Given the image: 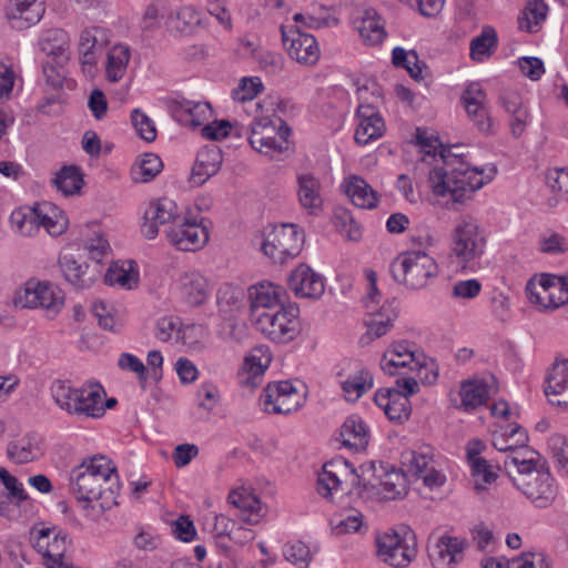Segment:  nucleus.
<instances>
[{"mask_svg":"<svg viewBox=\"0 0 568 568\" xmlns=\"http://www.w3.org/2000/svg\"><path fill=\"white\" fill-rule=\"evenodd\" d=\"M14 305L21 308L41 307L51 314H58L64 303L62 291L50 284L29 281L16 292Z\"/></svg>","mask_w":568,"mask_h":568,"instance_id":"nucleus-13","label":"nucleus"},{"mask_svg":"<svg viewBox=\"0 0 568 568\" xmlns=\"http://www.w3.org/2000/svg\"><path fill=\"white\" fill-rule=\"evenodd\" d=\"M244 290L240 286L223 283L216 291V304L220 315L231 320L241 310L244 301Z\"/></svg>","mask_w":568,"mask_h":568,"instance_id":"nucleus-33","label":"nucleus"},{"mask_svg":"<svg viewBox=\"0 0 568 568\" xmlns=\"http://www.w3.org/2000/svg\"><path fill=\"white\" fill-rule=\"evenodd\" d=\"M247 132L251 146L261 153H282L288 148L287 136L291 134V128L281 119H256Z\"/></svg>","mask_w":568,"mask_h":568,"instance_id":"nucleus-11","label":"nucleus"},{"mask_svg":"<svg viewBox=\"0 0 568 568\" xmlns=\"http://www.w3.org/2000/svg\"><path fill=\"white\" fill-rule=\"evenodd\" d=\"M460 146H443L439 151L442 165L434 166L428 176L433 193L437 196L450 195L456 203H463L470 199L473 193L490 182L497 173L496 168H490L485 174L465 160V154L458 152Z\"/></svg>","mask_w":568,"mask_h":568,"instance_id":"nucleus-1","label":"nucleus"},{"mask_svg":"<svg viewBox=\"0 0 568 568\" xmlns=\"http://www.w3.org/2000/svg\"><path fill=\"white\" fill-rule=\"evenodd\" d=\"M174 115L180 122L192 126H201L211 114L209 103L182 100L175 103Z\"/></svg>","mask_w":568,"mask_h":568,"instance_id":"nucleus-36","label":"nucleus"},{"mask_svg":"<svg viewBox=\"0 0 568 568\" xmlns=\"http://www.w3.org/2000/svg\"><path fill=\"white\" fill-rule=\"evenodd\" d=\"M288 287L297 297L318 298L325 286L321 275L308 265L300 264L288 277Z\"/></svg>","mask_w":568,"mask_h":568,"instance_id":"nucleus-23","label":"nucleus"},{"mask_svg":"<svg viewBox=\"0 0 568 568\" xmlns=\"http://www.w3.org/2000/svg\"><path fill=\"white\" fill-rule=\"evenodd\" d=\"M486 234L471 216L459 219L450 233V251L459 263L468 265L481 258L486 250Z\"/></svg>","mask_w":568,"mask_h":568,"instance_id":"nucleus-8","label":"nucleus"},{"mask_svg":"<svg viewBox=\"0 0 568 568\" xmlns=\"http://www.w3.org/2000/svg\"><path fill=\"white\" fill-rule=\"evenodd\" d=\"M59 267L65 281L75 288H88L99 277V270H91L89 264L79 263V261L69 253L60 255Z\"/></svg>","mask_w":568,"mask_h":568,"instance_id":"nucleus-25","label":"nucleus"},{"mask_svg":"<svg viewBox=\"0 0 568 568\" xmlns=\"http://www.w3.org/2000/svg\"><path fill=\"white\" fill-rule=\"evenodd\" d=\"M223 158L220 149H202L196 156L190 181L193 185H203L211 176L215 175L222 164Z\"/></svg>","mask_w":568,"mask_h":568,"instance_id":"nucleus-31","label":"nucleus"},{"mask_svg":"<svg viewBox=\"0 0 568 568\" xmlns=\"http://www.w3.org/2000/svg\"><path fill=\"white\" fill-rule=\"evenodd\" d=\"M422 354L414 352L408 343H395L383 355L381 368L385 374L394 376L398 368L408 367L410 371L423 368Z\"/></svg>","mask_w":568,"mask_h":568,"instance_id":"nucleus-20","label":"nucleus"},{"mask_svg":"<svg viewBox=\"0 0 568 568\" xmlns=\"http://www.w3.org/2000/svg\"><path fill=\"white\" fill-rule=\"evenodd\" d=\"M84 250L88 253L89 258L94 263L91 270H99V274L102 271L103 258L106 256L110 245L103 237H97L85 243Z\"/></svg>","mask_w":568,"mask_h":568,"instance_id":"nucleus-62","label":"nucleus"},{"mask_svg":"<svg viewBox=\"0 0 568 568\" xmlns=\"http://www.w3.org/2000/svg\"><path fill=\"white\" fill-rule=\"evenodd\" d=\"M104 282L111 286L118 285L131 290L136 284V276L132 270H125L122 265L114 263L108 268Z\"/></svg>","mask_w":568,"mask_h":568,"instance_id":"nucleus-60","label":"nucleus"},{"mask_svg":"<svg viewBox=\"0 0 568 568\" xmlns=\"http://www.w3.org/2000/svg\"><path fill=\"white\" fill-rule=\"evenodd\" d=\"M509 452L511 454L506 456L504 467L511 479L513 477L531 473L537 469L535 459V455H537V453L535 450L528 449L526 446L524 448H515V450Z\"/></svg>","mask_w":568,"mask_h":568,"instance_id":"nucleus-38","label":"nucleus"},{"mask_svg":"<svg viewBox=\"0 0 568 568\" xmlns=\"http://www.w3.org/2000/svg\"><path fill=\"white\" fill-rule=\"evenodd\" d=\"M377 556L395 568L408 566L417 555V539L414 530L398 525L376 538Z\"/></svg>","mask_w":568,"mask_h":568,"instance_id":"nucleus-6","label":"nucleus"},{"mask_svg":"<svg viewBox=\"0 0 568 568\" xmlns=\"http://www.w3.org/2000/svg\"><path fill=\"white\" fill-rule=\"evenodd\" d=\"M357 126L354 139L357 144L366 145L381 138L385 123L379 112L371 104H361L356 110Z\"/></svg>","mask_w":568,"mask_h":568,"instance_id":"nucleus-21","label":"nucleus"},{"mask_svg":"<svg viewBox=\"0 0 568 568\" xmlns=\"http://www.w3.org/2000/svg\"><path fill=\"white\" fill-rule=\"evenodd\" d=\"M305 400V392L290 381L270 383L260 396V405L268 414H292L298 410Z\"/></svg>","mask_w":568,"mask_h":568,"instance_id":"nucleus-12","label":"nucleus"},{"mask_svg":"<svg viewBox=\"0 0 568 568\" xmlns=\"http://www.w3.org/2000/svg\"><path fill=\"white\" fill-rule=\"evenodd\" d=\"M345 193L353 204L359 209L371 210L377 206V193L364 179L357 175H352L346 180Z\"/></svg>","mask_w":568,"mask_h":568,"instance_id":"nucleus-34","label":"nucleus"},{"mask_svg":"<svg viewBox=\"0 0 568 568\" xmlns=\"http://www.w3.org/2000/svg\"><path fill=\"white\" fill-rule=\"evenodd\" d=\"M297 197L308 214H316L323 207L322 184L313 173H301L296 178Z\"/></svg>","mask_w":568,"mask_h":568,"instance_id":"nucleus-29","label":"nucleus"},{"mask_svg":"<svg viewBox=\"0 0 568 568\" xmlns=\"http://www.w3.org/2000/svg\"><path fill=\"white\" fill-rule=\"evenodd\" d=\"M462 102L468 118L480 132L488 133L491 129V119L487 109V95L478 82L466 87L462 94Z\"/></svg>","mask_w":568,"mask_h":568,"instance_id":"nucleus-19","label":"nucleus"},{"mask_svg":"<svg viewBox=\"0 0 568 568\" xmlns=\"http://www.w3.org/2000/svg\"><path fill=\"white\" fill-rule=\"evenodd\" d=\"M344 397L348 402H356L363 394L373 387V376L368 371L362 369L341 383Z\"/></svg>","mask_w":568,"mask_h":568,"instance_id":"nucleus-48","label":"nucleus"},{"mask_svg":"<svg viewBox=\"0 0 568 568\" xmlns=\"http://www.w3.org/2000/svg\"><path fill=\"white\" fill-rule=\"evenodd\" d=\"M513 484L539 508L548 507L557 495V487L549 471L536 469L513 477Z\"/></svg>","mask_w":568,"mask_h":568,"instance_id":"nucleus-14","label":"nucleus"},{"mask_svg":"<svg viewBox=\"0 0 568 568\" xmlns=\"http://www.w3.org/2000/svg\"><path fill=\"white\" fill-rule=\"evenodd\" d=\"M112 475L118 477L113 463L105 456H93L72 469L70 475L72 491L78 500L101 497L105 488L111 486Z\"/></svg>","mask_w":568,"mask_h":568,"instance_id":"nucleus-3","label":"nucleus"},{"mask_svg":"<svg viewBox=\"0 0 568 568\" xmlns=\"http://www.w3.org/2000/svg\"><path fill=\"white\" fill-rule=\"evenodd\" d=\"M539 251L544 254L559 255L568 251L567 239L554 231H547L538 240Z\"/></svg>","mask_w":568,"mask_h":568,"instance_id":"nucleus-58","label":"nucleus"},{"mask_svg":"<svg viewBox=\"0 0 568 568\" xmlns=\"http://www.w3.org/2000/svg\"><path fill=\"white\" fill-rule=\"evenodd\" d=\"M383 462L364 463L356 469L347 459L337 456L323 466L317 479V491L324 498H332L334 493L352 489L378 487L379 469Z\"/></svg>","mask_w":568,"mask_h":568,"instance_id":"nucleus-2","label":"nucleus"},{"mask_svg":"<svg viewBox=\"0 0 568 568\" xmlns=\"http://www.w3.org/2000/svg\"><path fill=\"white\" fill-rule=\"evenodd\" d=\"M255 325L270 341L286 344L301 333L300 308L296 304H288L257 313Z\"/></svg>","mask_w":568,"mask_h":568,"instance_id":"nucleus-7","label":"nucleus"},{"mask_svg":"<svg viewBox=\"0 0 568 568\" xmlns=\"http://www.w3.org/2000/svg\"><path fill=\"white\" fill-rule=\"evenodd\" d=\"M419 385L415 377L398 378L395 386L381 388L375 393L374 402L382 408L390 422L403 424L412 414L409 395L416 394Z\"/></svg>","mask_w":568,"mask_h":568,"instance_id":"nucleus-10","label":"nucleus"},{"mask_svg":"<svg viewBox=\"0 0 568 568\" xmlns=\"http://www.w3.org/2000/svg\"><path fill=\"white\" fill-rule=\"evenodd\" d=\"M282 288L273 285L272 283H260L253 285L248 290L251 300L252 316L256 320L257 313L265 312L266 310H276L281 302Z\"/></svg>","mask_w":568,"mask_h":568,"instance_id":"nucleus-32","label":"nucleus"},{"mask_svg":"<svg viewBox=\"0 0 568 568\" xmlns=\"http://www.w3.org/2000/svg\"><path fill=\"white\" fill-rule=\"evenodd\" d=\"M163 163L154 153H145L142 159L132 168L131 176L134 182H150L162 170Z\"/></svg>","mask_w":568,"mask_h":568,"instance_id":"nucleus-52","label":"nucleus"},{"mask_svg":"<svg viewBox=\"0 0 568 568\" xmlns=\"http://www.w3.org/2000/svg\"><path fill=\"white\" fill-rule=\"evenodd\" d=\"M561 276L552 274H541L538 278V285L532 281H529L526 285V292L529 301L532 304H539L544 308L555 310L560 305H557L558 297H555V292H559L561 296Z\"/></svg>","mask_w":568,"mask_h":568,"instance_id":"nucleus-24","label":"nucleus"},{"mask_svg":"<svg viewBox=\"0 0 568 568\" xmlns=\"http://www.w3.org/2000/svg\"><path fill=\"white\" fill-rule=\"evenodd\" d=\"M0 483L8 490L6 495L9 496L17 506H20L28 499V494L26 493L22 483H20L16 476L11 475L3 467H0Z\"/></svg>","mask_w":568,"mask_h":568,"instance_id":"nucleus-61","label":"nucleus"},{"mask_svg":"<svg viewBox=\"0 0 568 568\" xmlns=\"http://www.w3.org/2000/svg\"><path fill=\"white\" fill-rule=\"evenodd\" d=\"M263 90L260 78H243L236 89L233 90V98L240 102L253 100Z\"/></svg>","mask_w":568,"mask_h":568,"instance_id":"nucleus-63","label":"nucleus"},{"mask_svg":"<svg viewBox=\"0 0 568 568\" xmlns=\"http://www.w3.org/2000/svg\"><path fill=\"white\" fill-rule=\"evenodd\" d=\"M282 42L288 55L298 63L315 64L321 55L316 39L295 27L281 26Z\"/></svg>","mask_w":568,"mask_h":568,"instance_id":"nucleus-15","label":"nucleus"},{"mask_svg":"<svg viewBox=\"0 0 568 568\" xmlns=\"http://www.w3.org/2000/svg\"><path fill=\"white\" fill-rule=\"evenodd\" d=\"M37 435L29 433L22 438L11 442L7 447L8 457L16 464H26L37 458Z\"/></svg>","mask_w":568,"mask_h":568,"instance_id":"nucleus-44","label":"nucleus"},{"mask_svg":"<svg viewBox=\"0 0 568 568\" xmlns=\"http://www.w3.org/2000/svg\"><path fill=\"white\" fill-rule=\"evenodd\" d=\"M283 554L287 561L298 566L300 568L307 567L312 558L310 548L302 541H295L286 545Z\"/></svg>","mask_w":568,"mask_h":568,"instance_id":"nucleus-64","label":"nucleus"},{"mask_svg":"<svg viewBox=\"0 0 568 568\" xmlns=\"http://www.w3.org/2000/svg\"><path fill=\"white\" fill-rule=\"evenodd\" d=\"M303 244L304 234L294 224L268 225L263 231L262 251L275 263L296 257Z\"/></svg>","mask_w":568,"mask_h":568,"instance_id":"nucleus-9","label":"nucleus"},{"mask_svg":"<svg viewBox=\"0 0 568 568\" xmlns=\"http://www.w3.org/2000/svg\"><path fill=\"white\" fill-rule=\"evenodd\" d=\"M131 123L135 133L145 142H153L156 139V128L154 121L141 109L131 111Z\"/></svg>","mask_w":568,"mask_h":568,"instance_id":"nucleus-57","label":"nucleus"},{"mask_svg":"<svg viewBox=\"0 0 568 568\" xmlns=\"http://www.w3.org/2000/svg\"><path fill=\"white\" fill-rule=\"evenodd\" d=\"M51 395L54 403L69 415L77 413L75 406L78 388L73 387L69 382L57 379L51 385Z\"/></svg>","mask_w":568,"mask_h":568,"instance_id":"nucleus-53","label":"nucleus"},{"mask_svg":"<svg viewBox=\"0 0 568 568\" xmlns=\"http://www.w3.org/2000/svg\"><path fill=\"white\" fill-rule=\"evenodd\" d=\"M381 475H378V487H381L382 494L388 499H395L405 490V476L404 474L390 466L387 463H384V467L379 469Z\"/></svg>","mask_w":568,"mask_h":568,"instance_id":"nucleus-42","label":"nucleus"},{"mask_svg":"<svg viewBox=\"0 0 568 568\" xmlns=\"http://www.w3.org/2000/svg\"><path fill=\"white\" fill-rule=\"evenodd\" d=\"M164 232L168 241L180 251H196L209 241V232L205 226L182 215Z\"/></svg>","mask_w":568,"mask_h":568,"instance_id":"nucleus-16","label":"nucleus"},{"mask_svg":"<svg viewBox=\"0 0 568 568\" xmlns=\"http://www.w3.org/2000/svg\"><path fill=\"white\" fill-rule=\"evenodd\" d=\"M39 207H20L10 215L11 227L22 236H32L37 232Z\"/></svg>","mask_w":568,"mask_h":568,"instance_id":"nucleus-47","label":"nucleus"},{"mask_svg":"<svg viewBox=\"0 0 568 568\" xmlns=\"http://www.w3.org/2000/svg\"><path fill=\"white\" fill-rule=\"evenodd\" d=\"M394 280L408 290L425 288L438 276L436 260L423 250H413L398 254L390 263Z\"/></svg>","mask_w":568,"mask_h":568,"instance_id":"nucleus-4","label":"nucleus"},{"mask_svg":"<svg viewBox=\"0 0 568 568\" xmlns=\"http://www.w3.org/2000/svg\"><path fill=\"white\" fill-rule=\"evenodd\" d=\"M548 6L544 0H527L526 7L518 18L519 28L523 31L535 33L546 20Z\"/></svg>","mask_w":568,"mask_h":568,"instance_id":"nucleus-43","label":"nucleus"},{"mask_svg":"<svg viewBox=\"0 0 568 568\" xmlns=\"http://www.w3.org/2000/svg\"><path fill=\"white\" fill-rule=\"evenodd\" d=\"M343 444L356 449H364L368 445V428L359 416L352 415L341 428Z\"/></svg>","mask_w":568,"mask_h":568,"instance_id":"nucleus-41","label":"nucleus"},{"mask_svg":"<svg viewBox=\"0 0 568 568\" xmlns=\"http://www.w3.org/2000/svg\"><path fill=\"white\" fill-rule=\"evenodd\" d=\"M83 175L77 165H64L53 179V184L63 195H74L83 186Z\"/></svg>","mask_w":568,"mask_h":568,"instance_id":"nucleus-46","label":"nucleus"},{"mask_svg":"<svg viewBox=\"0 0 568 568\" xmlns=\"http://www.w3.org/2000/svg\"><path fill=\"white\" fill-rule=\"evenodd\" d=\"M47 207H50L52 211H54V209L51 207V205L49 204H44L43 207H39L37 232L39 231L40 226H43L47 230V232L51 235L62 234L68 227L67 219L58 210L57 214L54 213V216H50L49 213L44 211Z\"/></svg>","mask_w":568,"mask_h":568,"instance_id":"nucleus-56","label":"nucleus"},{"mask_svg":"<svg viewBox=\"0 0 568 568\" xmlns=\"http://www.w3.org/2000/svg\"><path fill=\"white\" fill-rule=\"evenodd\" d=\"M180 216L178 205L171 199L153 200L144 212L141 232L146 239L152 240L158 235L161 225H173Z\"/></svg>","mask_w":568,"mask_h":568,"instance_id":"nucleus-17","label":"nucleus"},{"mask_svg":"<svg viewBox=\"0 0 568 568\" xmlns=\"http://www.w3.org/2000/svg\"><path fill=\"white\" fill-rule=\"evenodd\" d=\"M271 359L265 357L264 361L261 356L252 353L245 357L242 372L239 373L240 383L248 386H256L257 379L264 374Z\"/></svg>","mask_w":568,"mask_h":568,"instance_id":"nucleus-51","label":"nucleus"},{"mask_svg":"<svg viewBox=\"0 0 568 568\" xmlns=\"http://www.w3.org/2000/svg\"><path fill=\"white\" fill-rule=\"evenodd\" d=\"M555 467L560 475L568 476V439L562 435H554L548 442Z\"/></svg>","mask_w":568,"mask_h":568,"instance_id":"nucleus-55","label":"nucleus"},{"mask_svg":"<svg viewBox=\"0 0 568 568\" xmlns=\"http://www.w3.org/2000/svg\"><path fill=\"white\" fill-rule=\"evenodd\" d=\"M101 33L99 28L84 29L80 34L79 54L81 65L84 72L92 73L97 62V50L99 48L98 34Z\"/></svg>","mask_w":568,"mask_h":568,"instance_id":"nucleus-39","label":"nucleus"},{"mask_svg":"<svg viewBox=\"0 0 568 568\" xmlns=\"http://www.w3.org/2000/svg\"><path fill=\"white\" fill-rule=\"evenodd\" d=\"M499 103L509 115V128L514 138H520L525 132L530 114L521 95L515 91H504L499 97Z\"/></svg>","mask_w":568,"mask_h":568,"instance_id":"nucleus-26","label":"nucleus"},{"mask_svg":"<svg viewBox=\"0 0 568 568\" xmlns=\"http://www.w3.org/2000/svg\"><path fill=\"white\" fill-rule=\"evenodd\" d=\"M227 500L239 509V517L244 523L256 525L264 516L260 498L247 488L242 487L232 490Z\"/></svg>","mask_w":568,"mask_h":568,"instance_id":"nucleus-28","label":"nucleus"},{"mask_svg":"<svg viewBox=\"0 0 568 568\" xmlns=\"http://www.w3.org/2000/svg\"><path fill=\"white\" fill-rule=\"evenodd\" d=\"M104 396L105 392L99 384L78 388L75 406L79 412L72 413L71 416L80 419L102 417L104 415Z\"/></svg>","mask_w":568,"mask_h":568,"instance_id":"nucleus-27","label":"nucleus"},{"mask_svg":"<svg viewBox=\"0 0 568 568\" xmlns=\"http://www.w3.org/2000/svg\"><path fill=\"white\" fill-rule=\"evenodd\" d=\"M33 548L43 557L47 568H73L67 556L72 546L70 535L58 526H34L30 531Z\"/></svg>","mask_w":568,"mask_h":568,"instance_id":"nucleus-5","label":"nucleus"},{"mask_svg":"<svg viewBox=\"0 0 568 568\" xmlns=\"http://www.w3.org/2000/svg\"><path fill=\"white\" fill-rule=\"evenodd\" d=\"M131 59V51L128 45L115 44L106 53L105 78L109 82H119L126 73Z\"/></svg>","mask_w":568,"mask_h":568,"instance_id":"nucleus-35","label":"nucleus"},{"mask_svg":"<svg viewBox=\"0 0 568 568\" xmlns=\"http://www.w3.org/2000/svg\"><path fill=\"white\" fill-rule=\"evenodd\" d=\"M459 395L462 407L468 412L484 405L489 396V387L483 381H469L462 384Z\"/></svg>","mask_w":568,"mask_h":568,"instance_id":"nucleus-45","label":"nucleus"},{"mask_svg":"<svg viewBox=\"0 0 568 568\" xmlns=\"http://www.w3.org/2000/svg\"><path fill=\"white\" fill-rule=\"evenodd\" d=\"M180 297L191 306L202 305L209 294L210 285L206 277L199 272H186L178 281Z\"/></svg>","mask_w":568,"mask_h":568,"instance_id":"nucleus-30","label":"nucleus"},{"mask_svg":"<svg viewBox=\"0 0 568 568\" xmlns=\"http://www.w3.org/2000/svg\"><path fill=\"white\" fill-rule=\"evenodd\" d=\"M116 491L112 488V486H108L105 488L104 495L101 497H97L90 500H79L82 503V510L84 511V516L92 520L98 521L102 517V515L111 509L114 505H116Z\"/></svg>","mask_w":568,"mask_h":568,"instance_id":"nucleus-49","label":"nucleus"},{"mask_svg":"<svg viewBox=\"0 0 568 568\" xmlns=\"http://www.w3.org/2000/svg\"><path fill=\"white\" fill-rule=\"evenodd\" d=\"M37 0H9L6 6V17L12 21V27L17 29L29 28L40 21L39 12H30V7Z\"/></svg>","mask_w":568,"mask_h":568,"instance_id":"nucleus-37","label":"nucleus"},{"mask_svg":"<svg viewBox=\"0 0 568 568\" xmlns=\"http://www.w3.org/2000/svg\"><path fill=\"white\" fill-rule=\"evenodd\" d=\"M545 394L551 405L568 409V361L552 365L546 377Z\"/></svg>","mask_w":568,"mask_h":568,"instance_id":"nucleus-22","label":"nucleus"},{"mask_svg":"<svg viewBox=\"0 0 568 568\" xmlns=\"http://www.w3.org/2000/svg\"><path fill=\"white\" fill-rule=\"evenodd\" d=\"M497 49V33L491 27H485L481 33L470 41V57L475 61H483Z\"/></svg>","mask_w":568,"mask_h":568,"instance_id":"nucleus-50","label":"nucleus"},{"mask_svg":"<svg viewBox=\"0 0 568 568\" xmlns=\"http://www.w3.org/2000/svg\"><path fill=\"white\" fill-rule=\"evenodd\" d=\"M200 22L199 12L192 7H182L169 18L170 28L181 34L191 33Z\"/></svg>","mask_w":568,"mask_h":568,"instance_id":"nucleus-54","label":"nucleus"},{"mask_svg":"<svg viewBox=\"0 0 568 568\" xmlns=\"http://www.w3.org/2000/svg\"><path fill=\"white\" fill-rule=\"evenodd\" d=\"M464 538L443 535L428 548V557L434 568H455L463 560L467 548Z\"/></svg>","mask_w":568,"mask_h":568,"instance_id":"nucleus-18","label":"nucleus"},{"mask_svg":"<svg viewBox=\"0 0 568 568\" xmlns=\"http://www.w3.org/2000/svg\"><path fill=\"white\" fill-rule=\"evenodd\" d=\"M363 41L368 45H376L386 36L384 22L375 9H366L357 27Z\"/></svg>","mask_w":568,"mask_h":568,"instance_id":"nucleus-40","label":"nucleus"},{"mask_svg":"<svg viewBox=\"0 0 568 568\" xmlns=\"http://www.w3.org/2000/svg\"><path fill=\"white\" fill-rule=\"evenodd\" d=\"M235 524L224 515L215 517V530L219 535L229 536L236 542H243L247 539H253L254 535L251 529L237 527L234 529Z\"/></svg>","mask_w":568,"mask_h":568,"instance_id":"nucleus-59","label":"nucleus"}]
</instances>
